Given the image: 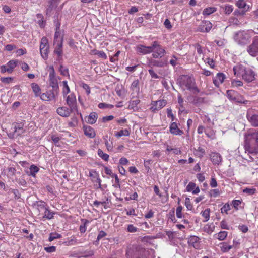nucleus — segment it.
I'll return each instance as SVG.
<instances>
[{"instance_id": "nucleus-12", "label": "nucleus", "mask_w": 258, "mask_h": 258, "mask_svg": "<svg viewBox=\"0 0 258 258\" xmlns=\"http://www.w3.org/2000/svg\"><path fill=\"white\" fill-rule=\"evenodd\" d=\"M136 50L138 53L145 55L151 53L152 49L151 46H146L144 45L140 44L136 46Z\"/></svg>"}, {"instance_id": "nucleus-63", "label": "nucleus", "mask_w": 258, "mask_h": 258, "mask_svg": "<svg viewBox=\"0 0 258 258\" xmlns=\"http://www.w3.org/2000/svg\"><path fill=\"white\" fill-rule=\"evenodd\" d=\"M241 204V201L240 200H233L232 201V204L233 207L236 209H238V207Z\"/></svg>"}, {"instance_id": "nucleus-57", "label": "nucleus", "mask_w": 258, "mask_h": 258, "mask_svg": "<svg viewBox=\"0 0 258 258\" xmlns=\"http://www.w3.org/2000/svg\"><path fill=\"white\" fill-rule=\"evenodd\" d=\"M37 18L38 19V23L39 24V26L41 27H44V23H43V17L42 14H38L36 15Z\"/></svg>"}, {"instance_id": "nucleus-44", "label": "nucleus", "mask_w": 258, "mask_h": 258, "mask_svg": "<svg viewBox=\"0 0 258 258\" xmlns=\"http://www.w3.org/2000/svg\"><path fill=\"white\" fill-rule=\"evenodd\" d=\"M116 92L119 97H124L125 95V90L122 87L120 88L119 87H117L116 88Z\"/></svg>"}, {"instance_id": "nucleus-43", "label": "nucleus", "mask_w": 258, "mask_h": 258, "mask_svg": "<svg viewBox=\"0 0 258 258\" xmlns=\"http://www.w3.org/2000/svg\"><path fill=\"white\" fill-rule=\"evenodd\" d=\"M237 92L234 90H228L227 91V96L228 98L231 101H233L235 96L237 95Z\"/></svg>"}, {"instance_id": "nucleus-36", "label": "nucleus", "mask_w": 258, "mask_h": 258, "mask_svg": "<svg viewBox=\"0 0 258 258\" xmlns=\"http://www.w3.org/2000/svg\"><path fill=\"white\" fill-rule=\"evenodd\" d=\"M232 247V246L228 245L226 243L223 242L221 243L220 249L223 252L229 251Z\"/></svg>"}, {"instance_id": "nucleus-60", "label": "nucleus", "mask_w": 258, "mask_h": 258, "mask_svg": "<svg viewBox=\"0 0 258 258\" xmlns=\"http://www.w3.org/2000/svg\"><path fill=\"white\" fill-rule=\"evenodd\" d=\"M185 205L188 210H191L192 209V205L190 203V200L188 197L185 199Z\"/></svg>"}, {"instance_id": "nucleus-48", "label": "nucleus", "mask_w": 258, "mask_h": 258, "mask_svg": "<svg viewBox=\"0 0 258 258\" xmlns=\"http://www.w3.org/2000/svg\"><path fill=\"white\" fill-rule=\"evenodd\" d=\"M230 25H238L240 24V21L238 18L235 17H231L229 19Z\"/></svg>"}, {"instance_id": "nucleus-56", "label": "nucleus", "mask_w": 258, "mask_h": 258, "mask_svg": "<svg viewBox=\"0 0 258 258\" xmlns=\"http://www.w3.org/2000/svg\"><path fill=\"white\" fill-rule=\"evenodd\" d=\"M112 177L114 178L115 184L113 185V186L116 188H120V180L117 176V175L116 174H114L111 176Z\"/></svg>"}, {"instance_id": "nucleus-42", "label": "nucleus", "mask_w": 258, "mask_h": 258, "mask_svg": "<svg viewBox=\"0 0 258 258\" xmlns=\"http://www.w3.org/2000/svg\"><path fill=\"white\" fill-rule=\"evenodd\" d=\"M51 139L52 140L53 142L54 143L55 146H60V140L61 139L60 137H59L56 135H52L51 136Z\"/></svg>"}, {"instance_id": "nucleus-52", "label": "nucleus", "mask_w": 258, "mask_h": 258, "mask_svg": "<svg viewBox=\"0 0 258 258\" xmlns=\"http://www.w3.org/2000/svg\"><path fill=\"white\" fill-rule=\"evenodd\" d=\"M231 209L230 206L229 204H225L221 208V212L222 213L228 214V212Z\"/></svg>"}, {"instance_id": "nucleus-51", "label": "nucleus", "mask_w": 258, "mask_h": 258, "mask_svg": "<svg viewBox=\"0 0 258 258\" xmlns=\"http://www.w3.org/2000/svg\"><path fill=\"white\" fill-rule=\"evenodd\" d=\"M221 194L218 189H212L209 192V196L211 197L216 198Z\"/></svg>"}, {"instance_id": "nucleus-53", "label": "nucleus", "mask_w": 258, "mask_h": 258, "mask_svg": "<svg viewBox=\"0 0 258 258\" xmlns=\"http://www.w3.org/2000/svg\"><path fill=\"white\" fill-rule=\"evenodd\" d=\"M256 189L253 188H246L243 189V192L247 194L248 195H252L255 194Z\"/></svg>"}, {"instance_id": "nucleus-50", "label": "nucleus", "mask_w": 258, "mask_h": 258, "mask_svg": "<svg viewBox=\"0 0 258 258\" xmlns=\"http://www.w3.org/2000/svg\"><path fill=\"white\" fill-rule=\"evenodd\" d=\"M23 124L22 123H17V125L14 127V132L16 133L19 131H20V132L19 134H22L24 132V130H23Z\"/></svg>"}, {"instance_id": "nucleus-37", "label": "nucleus", "mask_w": 258, "mask_h": 258, "mask_svg": "<svg viewBox=\"0 0 258 258\" xmlns=\"http://www.w3.org/2000/svg\"><path fill=\"white\" fill-rule=\"evenodd\" d=\"M130 135V133L127 129L120 130L119 132L115 133V136L119 138L121 136H128Z\"/></svg>"}, {"instance_id": "nucleus-2", "label": "nucleus", "mask_w": 258, "mask_h": 258, "mask_svg": "<svg viewBox=\"0 0 258 258\" xmlns=\"http://www.w3.org/2000/svg\"><path fill=\"white\" fill-rule=\"evenodd\" d=\"M234 74L238 77H242V79L247 82H252L255 78V73L250 68H246L241 64H238L233 68Z\"/></svg>"}, {"instance_id": "nucleus-7", "label": "nucleus", "mask_w": 258, "mask_h": 258, "mask_svg": "<svg viewBox=\"0 0 258 258\" xmlns=\"http://www.w3.org/2000/svg\"><path fill=\"white\" fill-rule=\"evenodd\" d=\"M247 51L252 57L258 56V36L254 37L252 43L247 47Z\"/></svg>"}, {"instance_id": "nucleus-17", "label": "nucleus", "mask_w": 258, "mask_h": 258, "mask_svg": "<svg viewBox=\"0 0 258 258\" xmlns=\"http://www.w3.org/2000/svg\"><path fill=\"white\" fill-rule=\"evenodd\" d=\"M225 79V76L223 73H218L213 78V83L216 86L218 87L220 84L223 82Z\"/></svg>"}, {"instance_id": "nucleus-24", "label": "nucleus", "mask_w": 258, "mask_h": 258, "mask_svg": "<svg viewBox=\"0 0 258 258\" xmlns=\"http://www.w3.org/2000/svg\"><path fill=\"white\" fill-rule=\"evenodd\" d=\"M84 132L86 136L90 138H94L96 135L95 130L90 126L84 127Z\"/></svg>"}, {"instance_id": "nucleus-64", "label": "nucleus", "mask_w": 258, "mask_h": 258, "mask_svg": "<svg viewBox=\"0 0 258 258\" xmlns=\"http://www.w3.org/2000/svg\"><path fill=\"white\" fill-rule=\"evenodd\" d=\"M149 73L151 76L152 78L158 79L159 78V76L154 71V70L152 69H149L148 70Z\"/></svg>"}, {"instance_id": "nucleus-58", "label": "nucleus", "mask_w": 258, "mask_h": 258, "mask_svg": "<svg viewBox=\"0 0 258 258\" xmlns=\"http://www.w3.org/2000/svg\"><path fill=\"white\" fill-rule=\"evenodd\" d=\"M182 210V207L181 206H178L176 209V215L178 218H181L183 217Z\"/></svg>"}, {"instance_id": "nucleus-8", "label": "nucleus", "mask_w": 258, "mask_h": 258, "mask_svg": "<svg viewBox=\"0 0 258 258\" xmlns=\"http://www.w3.org/2000/svg\"><path fill=\"white\" fill-rule=\"evenodd\" d=\"M63 98L66 100V104L69 108L74 110L77 109L76 97L74 93H71L66 96V97H63Z\"/></svg>"}, {"instance_id": "nucleus-3", "label": "nucleus", "mask_w": 258, "mask_h": 258, "mask_svg": "<svg viewBox=\"0 0 258 258\" xmlns=\"http://www.w3.org/2000/svg\"><path fill=\"white\" fill-rule=\"evenodd\" d=\"M178 83L184 90H189L192 91H198L194 78L188 75H182L178 80Z\"/></svg>"}, {"instance_id": "nucleus-9", "label": "nucleus", "mask_w": 258, "mask_h": 258, "mask_svg": "<svg viewBox=\"0 0 258 258\" xmlns=\"http://www.w3.org/2000/svg\"><path fill=\"white\" fill-rule=\"evenodd\" d=\"M17 62L18 60H16L9 61L6 64L1 66V72L3 73L5 72L11 73L17 66Z\"/></svg>"}, {"instance_id": "nucleus-29", "label": "nucleus", "mask_w": 258, "mask_h": 258, "mask_svg": "<svg viewBox=\"0 0 258 258\" xmlns=\"http://www.w3.org/2000/svg\"><path fill=\"white\" fill-rule=\"evenodd\" d=\"M215 229V226L213 223L208 224L204 226L203 230L209 234H211Z\"/></svg>"}, {"instance_id": "nucleus-31", "label": "nucleus", "mask_w": 258, "mask_h": 258, "mask_svg": "<svg viewBox=\"0 0 258 258\" xmlns=\"http://www.w3.org/2000/svg\"><path fill=\"white\" fill-rule=\"evenodd\" d=\"M62 95L63 97H66V96L68 95V94L70 92V88L68 85V82L67 81H63L62 82Z\"/></svg>"}, {"instance_id": "nucleus-41", "label": "nucleus", "mask_w": 258, "mask_h": 258, "mask_svg": "<svg viewBox=\"0 0 258 258\" xmlns=\"http://www.w3.org/2000/svg\"><path fill=\"white\" fill-rule=\"evenodd\" d=\"M97 153L98 156L103 160H104L105 161H107L108 160L109 157V155L106 153H104L101 149H98Z\"/></svg>"}, {"instance_id": "nucleus-16", "label": "nucleus", "mask_w": 258, "mask_h": 258, "mask_svg": "<svg viewBox=\"0 0 258 258\" xmlns=\"http://www.w3.org/2000/svg\"><path fill=\"white\" fill-rule=\"evenodd\" d=\"M247 118L252 126L258 127V114H252L248 112Z\"/></svg>"}, {"instance_id": "nucleus-13", "label": "nucleus", "mask_w": 258, "mask_h": 258, "mask_svg": "<svg viewBox=\"0 0 258 258\" xmlns=\"http://www.w3.org/2000/svg\"><path fill=\"white\" fill-rule=\"evenodd\" d=\"M73 110H74L71 109L70 108L63 106L58 107L57 109V113L61 116L67 117L70 115Z\"/></svg>"}, {"instance_id": "nucleus-23", "label": "nucleus", "mask_w": 258, "mask_h": 258, "mask_svg": "<svg viewBox=\"0 0 258 258\" xmlns=\"http://www.w3.org/2000/svg\"><path fill=\"white\" fill-rule=\"evenodd\" d=\"M210 158L213 163L215 165H219L222 161L221 156L218 153H212Z\"/></svg>"}, {"instance_id": "nucleus-49", "label": "nucleus", "mask_w": 258, "mask_h": 258, "mask_svg": "<svg viewBox=\"0 0 258 258\" xmlns=\"http://www.w3.org/2000/svg\"><path fill=\"white\" fill-rule=\"evenodd\" d=\"M66 243H67V245H74L80 242H78V240L75 237H72L70 239L68 240Z\"/></svg>"}, {"instance_id": "nucleus-14", "label": "nucleus", "mask_w": 258, "mask_h": 258, "mask_svg": "<svg viewBox=\"0 0 258 258\" xmlns=\"http://www.w3.org/2000/svg\"><path fill=\"white\" fill-rule=\"evenodd\" d=\"M54 44L56 45L54 50V53L57 55V60L59 61L62 59L63 54L62 40L60 42L54 43Z\"/></svg>"}, {"instance_id": "nucleus-4", "label": "nucleus", "mask_w": 258, "mask_h": 258, "mask_svg": "<svg viewBox=\"0 0 258 258\" xmlns=\"http://www.w3.org/2000/svg\"><path fill=\"white\" fill-rule=\"evenodd\" d=\"M252 33L251 31H239L235 33L234 39L239 44H246L249 41Z\"/></svg>"}, {"instance_id": "nucleus-45", "label": "nucleus", "mask_w": 258, "mask_h": 258, "mask_svg": "<svg viewBox=\"0 0 258 258\" xmlns=\"http://www.w3.org/2000/svg\"><path fill=\"white\" fill-rule=\"evenodd\" d=\"M227 236V232L225 231H220L217 234V238L220 241L224 240Z\"/></svg>"}, {"instance_id": "nucleus-6", "label": "nucleus", "mask_w": 258, "mask_h": 258, "mask_svg": "<svg viewBox=\"0 0 258 258\" xmlns=\"http://www.w3.org/2000/svg\"><path fill=\"white\" fill-rule=\"evenodd\" d=\"M40 51L42 57L44 59L46 60L48 58L49 52V45L48 40L46 37H43L41 38L40 45Z\"/></svg>"}, {"instance_id": "nucleus-21", "label": "nucleus", "mask_w": 258, "mask_h": 258, "mask_svg": "<svg viewBox=\"0 0 258 258\" xmlns=\"http://www.w3.org/2000/svg\"><path fill=\"white\" fill-rule=\"evenodd\" d=\"M186 191L192 192L193 194H198L200 192V190L198 186H196L195 183L190 182L186 186Z\"/></svg>"}, {"instance_id": "nucleus-35", "label": "nucleus", "mask_w": 258, "mask_h": 258, "mask_svg": "<svg viewBox=\"0 0 258 258\" xmlns=\"http://www.w3.org/2000/svg\"><path fill=\"white\" fill-rule=\"evenodd\" d=\"M91 53L94 55H97L99 57L102 58L104 59L107 58V56H106V54L102 51L93 50L91 51Z\"/></svg>"}, {"instance_id": "nucleus-27", "label": "nucleus", "mask_w": 258, "mask_h": 258, "mask_svg": "<svg viewBox=\"0 0 258 258\" xmlns=\"http://www.w3.org/2000/svg\"><path fill=\"white\" fill-rule=\"evenodd\" d=\"M31 87L32 88V89L33 92L35 94V96H36V97H38L39 96H40L41 89H40L39 86L35 83H33L31 84Z\"/></svg>"}, {"instance_id": "nucleus-59", "label": "nucleus", "mask_w": 258, "mask_h": 258, "mask_svg": "<svg viewBox=\"0 0 258 258\" xmlns=\"http://www.w3.org/2000/svg\"><path fill=\"white\" fill-rule=\"evenodd\" d=\"M137 230H138V228L137 227H135L133 225L129 224L127 225V232H131V233H134V232H137Z\"/></svg>"}, {"instance_id": "nucleus-62", "label": "nucleus", "mask_w": 258, "mask_h": 258, "mask_svg": "<svg viewBox=\"0 0 258 258\" xmlns=\"http://www.w3.org/2000/svg\"><path fill=\"white\" fill-rule=\"evenodd\" d=\"M105 145L108 151H112L113 150V146L112 143L110 144L107 139H105Z\"/></svg>"}, {"instance_id": "nucleus-26", "label": "nucleus", "mask_w": 258, "mask_h": 258, "mask_svg": "<svg viewBox=\"0 0 258 258\" xmlns=\"http://www.w3.org/2000/svg\"><path fill=\"white\" fill-rule=\"evenodd\" d=\"M98 116L95 112H91L87 117V122L91 124L95 123L97 119Z\"/></svg>"}, {"instance_id": "nucleus-30", "label": "nucleus", "mask_w": 258, "mask_h": 258, "mask_svg": "<svg viewBox=\"0 0 258 258\" xmlns=\"http://www.w3.org/2000/svg\"><path fill=\"white\" fill-rule=\"evenodd\" d=\"M54 213L51 212L48 208V207L47 208H45L44 210V214L43 216V218H46L47 219H52L54 217Z\"/></svg>"}, {"instance_id": "nucleus-28", "label": "nucleus", "mask_w": 258, "mask_h": 258, "mask_svg": "<svg viewBox=\"0 0 258 258\" xmlns=\"http://www.w3.org/2000/svg\"><path fill=\"white\" fill-rule=\"evenodd\" d=\"M233 101L237 103L244 104L245 105L250 104V102L249 101L244 100L243 97L238 93L237 94V95L235 96V98Z\"/></svg>"}, {"instance_id": "nucleus-18", "label": "nucleus", "mask_w": 258, "mask_h": 258, "mask_svg": "<svg viewBox=\"0 0 258 258\" xmlns=\"http://www.w3.org/2000/svg\"><path fill=\"white\" fill-rule=\"evenodd\" d=\"M166 64V63L162 60H157L151 59L148 62V66L152 68L154 67H163Z\"/></svg>"}, {"instance_id": "nucleus-11", "label": "nucleus", "mask_w": 258, "mask_h": 258, "mask_svg": "<svg viewBox=\"0 0 258 258\" xmlns=\"http://www.w3.org/2000/svg\"><path fill=\"white\" fill-rule=\"evenodd\" d=\"M50 69L51 70L49 75L50 85L53 89H57L58 88V85L53 67L50 66Z\"/></svg>"}, {"instance_id": "nucleus-15", "label": "nucleus", "mask_w": 258, "mask_h": 258, "mask_svg": "<svg viewBox=\"0 0 258 258\" xmlns=\"http://www.w3.org/2000/svg\"><path fill=\"white\" fill-rule=\"evenodd\" d=\"M188 244L189 246L194 247L196 249L200 247V239L196 236H191L188 239Z\"/></svg>"}, {"instance_id": "nucleus-10", "label": "nucleus", "mask_w": 258, "mask_h": 258, "mask_svg": "<svg viewBox=\"0 0 258 258\" xmlns=\"http://www.w3.org/2000/svg\"><path fill=\"white\" fill-rule=\"evenodd\" d=\"M166 103V101L165 100L152 101L151 104L150 110L152 112H156L164 107Z\"/></svg>"}, {"instance_id": "nucleus-38", "label": "nucleus", "mask_w": 258, "mask_h": 258, "mask_svg": "<svg viewBox=\"0 0 258 258\" xmlns=\"http://www.w3.org/2000/svg\"><path fill=\"white\" fill-rule=\"evenodd\" d=\"M83 225L80 226L79 230L81 233H83L86 230V226L89 223V221L87 220H82Z\"/></svg>"}, {"instance_id": "nucleus-61", "label": "nucleus", "mask_w": 258, "mask_h": 258, "mask_svg": "<svg viewBox=\"0 0 258 258\" xmlns=\"http://www.w3.org/2000/svg\"><path fill=\"white\" fill-rule=\"evenodd\" d=\"M220 227L223 229H229V226L228 225L227 222L225 220H223L220 222Z\"/></svg>"}, {"instance_id": "nucleus-1", "label": "nucleus", "mask_w": 258, "mask_h": 258, "mask_svg": "<svg viewBox=\"0 0 258 258\" xmlns=\"http://www.w3.org/2000/svg\"><path fill=\"white\" fill-rule=\"evenodd\" d=\"M245 151L249 153L258 152V129L250 131L245 135Z\"/></svg>"}, {"instance_id": "nucleus-25", "label": "nucleus", "mask_w": 258, "mask_h": 258, "mask_svg": "<svg viewBox=\"0 0 258 258\" xmlns=\"http://www.w3.org/2000/svg\"><path fill=\"white\" fill-rule=\"evenodd\" d=\"M212 27V23L209 21L203 22L202 25L201 26V31L203 32H209Z\"/></svg>"}, {"instance_id": "nucleus-19", "label": "nucleus", "mask_w": 258, "mask_h": 258, "mask_svg": "<svg viewBox=\"0 0 258 258\" xmlns=\"http://www.w3.org/2000/svg\"><path fill=\"white\" fill-rule=\"evenodd\" d=\"M170 131L171 134L175 135H182L183 134V132L180 130L176 123L173 122L170 126Z\"/></svg>"}, {"instance_id": "nucleus-40", "label": "nucleus", "mask_w": 258, "mask_h": 258, "mask_svg": "<svg viewBox=\"0 0 258 258\" xmlns=\"http://www.w3.org/2000/svg\"><path fill=\"white\" fill-rule=\"evenodd\" d=\"M30 175L33 177H35L36 174L39 171V168L38 167L34 165H32L30 167Z\"/></svg>"}, {"instance_id": "nucleus-5", "label": "nucleus", "mask_w": 258, "mask_h": 258, "mask_svg": "<svg viewBox=\"0 0 258 258\" xmlns=\"http://www.w3.org/2000/svg\"><path fill=\"white\" fill-rule=\"evenodd\" d=\"M152 56L154 58H161L166 54L165 49L157 41H154L151 45Z\"/></svg>"}, {"instance_id": "nucleus-22", "label": "nucleus", "mask_w": 258, "mask_h": 258, "mask_svg": "<svg viewBox=\"0 0 258 258\" xmlns=\"http://www.w3.org/2000/svg\"><path fill=\"white\" fill-rule=\"evenodd\" d=\"M62 40V43L63 41V36L60 31V25L57 26L54 35V43L60 42Z\"/></svg>"}, {"instance_id": "nucleus-47", "label": "nucleus", "mask_w": 258, "mask_h": 258, "mask_svg": "<svg viewBox=\"0 0 258 258\" xmlns=\"http://www.w3.org/2000/svg\"><path fill=\"white\" fill-rule=\"evenodd\" d=\"M61 237V235L57 233H51L50 234L49 241L51 242L55 239H59Z\"/></svg>"}, {"instance_id": "nucleus-54", "label": "nucleus", "mask_w": 258, "mask_h": 258, "mask_svg": "<svg viewBox=\"0 0 258 258\" xmlns=\"http://www.w3.org/2000/svg\"><path fill=\"white\" fill-rule=\"evenodd\" d=\"M38 209L40 211V210H45V208L48 207L46 203L43 201H39L37 204Z\"/></svg>"}, {"instance_id": "nucleus-46", "label": "nucleus", "mask_w": 258, "mask_h": 258, "mask_svg": "<svg viewBox=\"0 0 258 258\" xmlns=\"http://www.w3.org/2000/svg\"><path fill=\"white\" fill-rule=\"evenodd\" d=\"M223 9L224 13L227 15L230 14L233 10V6L228 4L226 5Z\"/></svg>"}, {"instance_id": "nucleus-39", "label": "nucleus", "mask_w": 258, "mask_h": 258, "mask_svg": "<svg viewBox=\"0 0 258 258\" xmlns=\"http://www.w3.org/2000/svg\"><path fill=\"white\" fill-rule=\"evenodd\" d=\"M236 6L239 9H246L247 4L244 0H238L235 3Z\"/></svg>"}, {"instance_id": "nucleus-32", "label": "nucleus", "mask_w": 258, "mask_h": 258, "mask_svg": "<svg viewBox=\"0 0 258 258\" xmlns=\"http://www.w3.org/2000/svg\"><path fill=\"white\" fill-rule=\"evenodd\" d=\"M131 89L133 92L138 94L139 92V81L136 80L134 81L131 86Z\"/></svg>"}, {"instance_id": "nucleus-20", "label": "nucleus", "mask_w": 258, "mask_h": 258, "mask_svg": "<svg viewBox=\"0 0 258 258\" xmlns=\"http://www.w3.org/2000/svg\"><path fill=\"white\" fill-rule=\"evenodd\" d=\"M40 98L44 101H48L55 98V95L53 91H49L44 93L40 95Z\"/></svg>"}, {"instance_id": "nucleus-55", "label": "nucleus", "mask_w": 258, "mask_h": 258, "mask_svg": "<svg viewBox=\"0 0 258 258\" xmlns=\"http://www.w3.org/2000/svg\"><path fill=\"white\" fill-rule=\"evenodd\" d=\"M205 152V150L203 148H202L201 147H199L198 148V149L196 150L195 154L198 157H202L204 155Z\"/></svg>"}, {"instance_id": "nucleus-33", "label": "nucleus", "mask_w": 258, "mask_h": 258, "mask_svg": "<svg viewBox=\"0 0 258 258\" xmlns=\"http://www.w3.org/2000/svg\"><path fill=\"white\" fill-rule=\"evenodd\" d=\"M210 213V209L209 208H207L201 212V214L205 218V220L203 221V222H206L209 220Z\"/></svg>"}, {"instance_id": "nucleus-34", "label": "nucleus", "mask_w": 258, "mask_h": 258, "mask_svg": "<svg viewBox=\"0 0 258 258\" xmlns=\"http://www.w3.org/2000/svg\"><path fill=\"white\" fill-rule=\"evenodd\" d=\"M216 11V8L215 7H208L204 9L203 11V15L204 16H208Z\"/></svg>"}]
</instances>
